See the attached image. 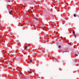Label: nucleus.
I'll return each mask as SVG.
<instances>
[{
  "mask_svg": "<svg viewBox=\"0 0 79 79\" xmlns=\"http://www.w3.org/2000/svg\"><path fill=\"white\" fill-rule=\"evenodd\" d=\"M13 11L12 10H11L10 11H9V13L10 15H12V12Z\"/></svg>",
  "mask_w": 79,
  "mask_h": 79,
  "instance_id": "f257e3e1",
  "label": "nucleus"
},
{
  "mask_svg": "<svg viewBox=\"0 0 79 79\" xmlns=\"http://www.w3.org/2000/svg\"><path fill=\"white\" fill-rule=\"evenodd\" d=\"M35 20H37V19H37V18L35 17Z\"/></svg>",
  "mask_w": 79,
  "mask_h": 79,
  "instance_id": "f03ea898",
  "label": "nucleus"
},
{
  "mask_svg": "<svg viewBox=\"0 0 79 79\" xmlns=\"http://www.w3.org/2000/svg\"><path fill=\"white\" fill-rule=\"evenodd\" d=\"M27 46H25V49H27Z\"/></svg>",
  "mask_w": 79,
  "mask_h": 79,
  "instance_id": "7ed1b4c3",
  "label": "nucleus"
},
{
  "mask_svg": "<svg viewBox=\"0 0 79 79\" xmlns=\"http://www.w3.org/2000/svg\"><path fill=\"white\" fill-rule=\"evenodd\" d=\"M29 73L30 74H32V72H29Z\"/></svg>",
  "mask_w": 79,
  "mask_h": 79,
  "instance_id": "20e7f679",
  "label": "nucleus"
},
{
  "mask_svg": "<svg viewBox=\"0 0 79 79\" xmlns=\"http://www.w3.org/2000/svg\"><path fill=\"white\" fill-rule=\"evenodd\" d=\"M74 17H76V15H75V14H74Z\"/></svg>",
  "mask_w": 79,
  "mask_h": 79,
  "instance_id": "39448f33",
  "label": "nucleus"
},
{
  "mask_svg": "<svg viewBox=\"0 0 79 79\" xmlns=\"http://www.w3.org/2000/svg\"><path fill=\"white\" fill-rule=\"evenodd\" d=\"M74 37H75V38H76V37H77L76 35H75V34H74Z\"/></svg>",
  "mask_w": 79,
  "mask_h": 79,
  "instance_id": "423d86ee",
  "label": "nucleus"
},
{
  "mask_svg": "<svg viewBox=\"0 0 79 79\" xmlns=\"http://www.w3.org/2000/svg\"><path fill=\"white\" fill-rule=\"evenodd\" d=\"M30 61L31 62H32V60H30Z\"/></svg>",
  "mask_w": 79,
  "mask_h": 79,
  "instance_id": "0eeeda50",
  "label": "nucleus"
},
{
  "mask_svg": "<svg viewBox=\"0 0 79 79\" xmlns=\"http://www.w3.org/2000/svg\"><path fill=\"white\" fill-rule=\"evenodd\" d=\"M75 32L73 31V34H74H74H75Z\"/></svg>",
  "mask_w": 79,
  "mask_h": 79,
  "instance_id": "6e6552de",
  "label": "nucleus"
},
{
  "mask_svg": "<svg viewBox=\"0 0 79 79\" xmlns=\"http://www.w3.org/2000/svg\"><path fill=\"white\" fill-rule=\"evenodd\" d=\"M59 48H61V46H59Z\"/></svg>",
  "mask_w": 79,
  "mask_h": 79,
  "instance_id": "1a4fd4ad",
  "label": "nucleus"
},
{
  "mask_svg": "<svg viewBox=\"0 0 79 79\" xmlns=\"http://www.w3.org/2000/svg\"><path fill=\"white\" fill-rule=\"evenodd\" d=\"M28 12H29V11H30V10H28Z\"/></svg>",
  "mask_w": 79,
  "mask_h": 79,
  "instance_id": "9d476101",
  "label": "nucleus"
},
{
  "mask_svg": "<svg viewBox=\"0 0 79 79\" xmlns=\"http://www.w3.org/2000/svg\"><path fill=\"white\" fill-rule=\"evenodd\" d=\"M8 2H10V1H8Z\"/></svg>",
  "mask_w": 79,
  "mask_h": 79,
  "instance_id": "9b49d317",
  "label": "nucleus"
},
{
  "mask_svg": "<svg viewBox=\"0 0 79 79\" xmlns=\"http://www.w3.org/2000/svg\"><path fill=\"white\" fill-rule=\"evenodd\" d=\"M68 52V51H65V52Z\"/></svg>",
  "mask_w": 79,
  "mask_h": 79,
  "instance_id": "f8f14e48",
  "label": "nucleus"
},
{
  "mask_svg": "<svg viewBox=\"0 0 79 79\" xmlns=\"http://www.w3.org/2000/svg\"><path fill=\"white\" fill-rule=\"evenodd\" d=\"M19 58V59H21V58Z\"/></svg>",
  "mask_w": 79,
  "mask_h": 79,
  "instance_id": "ddd939ff",
  "label": "nucleus"
}]
</instances>
